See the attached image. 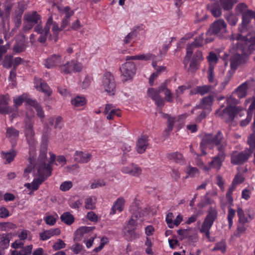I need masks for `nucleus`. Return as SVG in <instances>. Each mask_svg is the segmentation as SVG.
<instances>
[{
	"instance_id": "obj_51",
	"label": "nucleus",
	"mask_w": 255,
	"mask_h": 255,
	"mask_svg": "<svg viewBox=\"0 0 255 255\" xmlns=\"http://www.w3.org/2000/svg\"><path fill=\"white\" fill-rule=\"evenodd\" d=\"M227 250V246L225 241H221L215 245L212 250V251H220L222 253H225Z\"/></svg>"
},
{
	"instance_id": "obj_48",
	"label": "nucleus",
	"mask_w": 255,
	"mask_h": 255,
	"mask_svg": "<svg viewBox=\"0 0 255 255\" xmlns=\"http://www.w3.org/2000/svg\"><path fill=\"white\" fill-rule=\"evenodd\" d=\"M221 4L224 10H230L233 8L234 4L237 2L236 0H220Z\"/></svg>"
},
{
	"instance_id": "obj_33",
	"label": "nucleus",
	"mask_w": 255,
	"mask_h": 255,
	"mask_svg": "<svg viewBox=\"0 0 255 255\" xmlns=\"http://www.w3.org/2000/svg\"><path fill=\"white\" fill-rule=\"evenodd\" d=\"M50 19H51V22H50V25H49V33L50 34V29L52 26V31L53 32V34L55 37V41H57L58 39L59 32L62 29L61 28L59 27L58 24L56 22H54L53 20V18L52 16H50L48 18L47 21H49Z\"/></svg>"
},
{
	"instance_id": "obj_32",
	"label": "nucleus",
	"mask_w": 255,
	"mask_h": 255,
	"mask_svg": "<svg viewBox=\"0 0 255 255\" xmlns=\"http://www.w3.org/2000/svg\"><path fill=\"white\" fill-rule=\"evenodd\" d=\"M17 154L15 150L7 151H1V157L3 159L5 160V164L10 163L12 162Z\"/></svg>"
},
{
	"instance_id": "obj_28",
	"label": "nucleus",
	"mask_w": 255,
	"mask_h": 255,
	"mask_svg": "<svg viewBox=\"0 0 255 255\" xmlns=\"http://www.w3.org/2000/svg\"><path fill=\"white\" fill-rule=\"evenodd\" d=\"M125 200L124 198H119L114 203L110 211L111 215L115 214L118 211L119 213L122 212L124 209Z\"/></svg>"
},
{
	"instance_id": "obj_56",
	"label": "nucleus",
	"mask_w": 255,
	"mask_h": 255,
	"mask_svg": "<svg viewBox=\"0 0 255 255\" xmlns=\"http://www.w3.org/2000/svg\"><path fill=\"white\" fill-rule=\"evenodd\" d=\"M211 12L214 17H219L222 13L221 8L218 4L215 3L212 6Z\"/></svg>"
},
{
	"instance_id": "obj_27",
	"label": "nucleus",
	"mask_w": 255,
	"mask_h": 255,
	"mask_svg": "<svg viewBox=\"0 0 255 255\" xmlns=\"http://www.w3.org/2000/svg\"><path fill=\"white\" fill-rule=\"evenodd\" d=\"M74 161L78 163H87L91 158L92 155L89 153H85L82 151H76L74 154Z\"/></svg>"
},
{
	"instance_id": "obj_41",
	"label": "nucleus",
	"mask_w": 255,
	"mask_h": 255,
	"mask_svg": "<svg viewBox=\"0 0 255 255\" xmlns=\"http://www.w3.org/2000/svg\"><path fill=\"white\" fill-rule=\"evenodd\" d=\"M25 9V5L22 2L18 3L17 9L15 10L14 14L16 18L17 23L19 24L21 23V16Z\"/></svg>"
},
{
	"instance_id": "obj_25",
	"label": "nucleus",
	"mask_w": 255,
	"mask_h": 255,
	"mask_svg": "<svg viewBox=\"0 0 255 255\" xmlns=\"http://www.w3.org/2000/svg\"><path fill=\"white\" fill-rule=\"evenodd\" d=\"M137 226H131L128 223L127 226L126 227V232L125 236L127 240L129 241H132L139 238V234L135 232Z\"/></svg>"
},
{
	"instance_id": "obj_1",
	"label": "nucleus",
	"mask_w": 255,
	"mask_h": 255,
	"mask_svg": "<svg viewBox=\"0 0 255 255\" xmlns=\"http://www.w3.org/2000/svg\"><path fill=\"white\" fill-rule=\"evenodd\" d=\"M223 135L221 131H218L216 135L213 136L211 134H206L202 138L200 142V148L202 152L201 155H206V152L205 148L207 145L217 146V149L218 151V154H223L224 157H226L225 150L226 145L222 143Z\"/></svg>"
},
{
	"instance_id": "obj_34",
	"label": "nucleus",
	"mask_w": 255,
	"mask_h": 255,
	"mask_svg": "<svg viewBox=\"0 0 255 255\" xmlns=\"http://www.w3.org/2000/svg\"><path fill=\"white\" fill-rule=\"evenodd\" d=\"M33 246L28 245L21 248L19 251L13 250L11 252V255H31Z\"/></svg>"
},
{
	"instance_id": "obj_52",
	"label": "nucleus",
	"mask_w": 255,
	"mask_h": 255,
	"mask_svg": "<svg viewBox=\"0 0 255 255\" xmlns=\"http://www.w3.org/2000/svg\"><path fill=\"white\" fill-rule=\"evenodd\" d=\"M96 198L95 197H90L87 198L85 202V207L87 209L92 210L95 208Z\"/></svg>"
},
{
	"instance_id": "obj_26",
	"label": "nucleus",
	"mask_w": 255,
	"mask_h": 255,
	"mask_svg": "<svg viewBox=\"0 0 255 255\" xmlns=\"http://www.w3.org/2000/svg\"><path fill=\"white\" fill-rule=\"evenodd\" d=\"M166 157L169 160L180 165H184L186 162L185 159L183 154L177 151L167 153Z\"/></svg>"
},
{
	"instance_id": "obj_63",
	"label": "nucleus",
	"mask_w": 255,
	"mask_h": 255,
	"mask_svg": "<svg viewBox=\"0 0 255 255\" xmlns=\"http://www.w3.org/2000/svg\"><path fill=\"white\" fill-rule=\"evenodd\" d=\"M198 62L195 61V59H192L189 67L188 69V71L191 73H194L198 69Z\"/></svg>"
},
{
	"instance_id": "obj_10",
	"label": "nucleus",
	"mask_w": 255,
	"mask_h": 255,
	"mask_svg": "<svg viewBox=\"0 0 255 255\" xmlns=\"http://www.w3.org/2000/svg\"><path fill=\"white\" fill-rule=\"evenodd\" d=\"M102 87L109 95H115L116 84L114 76L110 72L104 74L102 81Z\"/></svg>"
},
{
	"instance_id": "obj_54",
	"label": "nucleus",
	"mask_w": 255,
	"mask_h": 255,
	"mask_svg": "<svg viewBox=\"0 0 255 255\" xmlns=\"http://www.w3.org/2000/svg\"><path fill=\"white\" fill-rule=\"evenodd\" d=\"M250 10L248 9V6L244 3L238 4L235 7V11L237 13L242 14V15Z\"/></svg>"
},
{
	"instance_id": "obj_40",
	"label": "nucleus",
	"mask_w": 255,
	"mask_h": 255,
	"mask_svg": "<svg viewBox=\"0 0 255 255\" xmlns=\"http://www.w3.org/2000/svg\"><path fill=\"white\" fill-rule=\"evenodd\" d=\"M61 220L67 225H71L74 221V216L69 212H65L60 217Z\"/></svg>"
},
{
	"instance_id": "obj_37",
	"label": "nucleus",
	"mask_w": 255,
	"mask_h": 255,
	"mask_svg": "<svg viewBox=\"0 0 255 255\" xmlns=\"http://www.w3.org/2000/svg\"><path fill=\"white\" fill-rule=\"evenodd\" d=\"M24 132L27 142L30 146H34L35 142V132L33 128H25Z\"/></svg>"
},
{
	"instance_id": "obj_12",
	"label": "nucleus",
	"mask_w": 255,
	"mask_h": 255,
	"mask_svg": "<svg viewBox=\"0 0 255 255\" xmlns=\"http://www.w3.org/2000/svg\"><path fill=\"white\" fill-rule=\"evenodd\" d=\"M136 66L134 62L127 61L120 68L123 81H128L132 79L136 73Z\"/></svg>"
},
{
	"instance_id": "obj_20",
	"label": "nucleus",
	"mask_w": 255,
	"mask_h": 255,
	"mask_svg": "<svg viewBox=\"0 0 255 255\" xmlns=\"http://www.w3.org/2000/svg\"><path fill=\"white\" fill-rule=\"evenodd\" d=\"M253 18L255 19V12L252 10L246 11L242 15V21L239 26V29L241 33L246 29L247 25Z\"/></svg>"
},
{
	"instance_id": "obj_21",
	"label": "nucleus",
	"mask_w": 255,
	"mask_h": 255,
	"mask_svg": "<svg viewBox=\"0 0 255 255\" xmlns=\"http://www.w3.org/2000/svg\"><path fill=\"white\" fill-rule=\"evenodd\" d=\"M121 171L125 174H128L133 176L138 177L141 172V168L137 164L131 163L127 166L122 167Z\"/></svg>"
},
{
	"instance_id": "obj_3",
	"label": "nucleus",
	"mask_w": 255,
	"mask_h": 255,
	"mask_svg": "<svg viewBox=\"0 0 255 255\" xmlns=\"http://www.w3.org/2000/svg\"><path fill=\"white\" fill-rule=\"evenodd\" d=\"M47 138L45 135L43 136L42 144L41 146L39 155L37 161L38 167H43L44 169L47 168L50 170V174L52 171V165L55 162L56 155L51 152H49L50 156V160L48 161L47 153Z\"/></svg>"
},
{
	"instance_id": "obj_39",
	"label": "nucleus",
	"mask_w": 255,
	"mask_h": 255,
	"mask_svg": "<svg viewBox=\"0 0 255 255\" xmlns=\"http://www.w3.org/2000/svg\"><path fill=\"white\" fill-rule=\"evenodd\" d=\"M59 71L63 74H67L72 72V61L63 62L59 67Z\"/></svg>"
},
{
	"instance_id": "obj_6",
	"label": "nucleus",
	"mask_w": 255,
	"mask_h": 255,
	"mask_svg": "<svg viewBox=\"0 0 255 255\" xmlns=\"http://www.w3.org/2000/svg\"><path fill=\"white\" fill-rule=\"evenodd\" d=\"M241 107L228 106L223 110L219 109L216 112L215 115L223 119L226 122L232 121L235 116L243 111Z\"/></svg>"
},
{
	"instance_id": "obj_35",
	"label": "nucleus",
	"mask_w": 255,
	"mask_h": 255,
	"mask_svg": "<svg viewBox=\"0 0 255 255\" xmlns=\"http://www.w3.org/2000/svg\"><path fill=\"white\" fill-rule=\"evenodd\" d=\"M27 104L33 107L37 112V115L41 119L44 118V111L42 107L37 103L35 100H27Z\"/></svg>"
},
{
	"instance_id": "obj_19",
	"label": "nucleus",
	"mask_w": 255,
	"mask_h": 255,
	"mask_svg": "<svg viewBox=\"0 0 255 255\" xmlns=\"http://www.w3.org/2000/svg\"><path fill=\"white\" fill-rule=\"evenodd\" d=\"M163 117L167 120L168 128H172L173 126L181 125L187 116L185 114H183L177 117H171L169 115L164 114Z\"/></svg>"
},
{
	"instance_id": "obj_50",
	"label": "nucleus",
	"mask_w": 255,
	"mask_h": 255,
	"mask_svg": "<svg viewBox=\"0 0 255 255\" xmlns=\"http://www.w3.org/2000/svg\"><path fill=\"white\" fill-rule=\"evenodd\" d=\"M185 172L187 174V176L185 178H187L188 177H194L196 175L199 174V170L197 168L191 167L189 166L185 169Z\"/></svg>"
},
{
	"instance_id": "obj_58",
	"label": "nucleus",
	"mask_w": 255,
	"mask_h": 255,
	"mask_svg": "<svg viewBox=\"0 0 255 255\" xmlns=\"http://www.w3.org/2000/svg\"><path fill=\"white\" fill-rule=\"evenodd\" d=\"M12 56L6 55L5 56L2 62V65L4 67L10 68L12 65Z\"/></svg>"
},
{
	"instance_id": "obj_62",
	"label": "nucleus",
	"mask_w": 255,
	"mask_h": 255,
	"mask_svg": "<svg viewBox=\"0 0 255 255\" xmlns=\"http://www.w3.org/2000/svg\"><path fill=\"white\" fill-rule=\"evenodd\" d=\"M72 72H80L83 68L82 64L77 61L72 60Z\"/></svg>"
},
{
	"instance_id": "obj_46",
	"label": "nucleus",
	"mask_w": 255,
	"mask_h": 255,
	"mask_svg": "<svg viewBox=\"0 0 255 255\" xmlns=\"http://www.w3.org/2000/svg\"><path fill=\"white\" fill-rule=\"evenodd\" d=\"M244 223H239L236 231L234 233V236L236 238H240L242 235L245 233L247 227Z\"/></svg>"
},
{
	"instance_id": "obj_44",
	"label": "nucleus",
	"mask_w": 255,
	"mask_h": 255,
	"mask_svg": "<svg viewBox=\"0 0 255 255\" xmlns=\"http://www.w3.org/2000/svg\"><path fill=\"white\" fill-rule=\"evenodd\" d=\"M51 19H50L49 21H47L45 25L44 32L40 33V36L38 38V41L40 43H44L46 40L47 36L50 34L49 33V25L50 22H51Z\"/></svg>"
},
{
	"instance_id": "obj_2",
	"label": "nucleus",
	"mask_w": 255,
	"mask_h": 255,
	"mask_svg": "<svg viewBox=\"0 0 255 255\" xmlns=\"http://www.w3.org/2000/svg\"><path fill=\"white\" fill-rule=\"evenodd\" d=\"M242 36L239 34L237 37L233 38V44L231 52L232 55L231 57V67L233 69H236L242 61V55L244 53V42L242 41Z\"/></svg>"
},
{
	"instance_id": "obj_60",
	"label": "nucleus",
	"mask_w": 255,
	"mask_h": 255,
	"mask_svg": "<svg viewBox=\"0 0 255 255\" xmlns=\"http://www.w3.org/2000/svg\"><path fill=\"white\" fill-rule=\"evenodd\" d=\"M156 56L150 53L140 54V60L147 61L151 60L153 61L156 60Z\"/></svg>"
},
{
	"instance_id": "obj_5",
	"label": "nucleus",
	"mask_w": 255,
	"mask_h": 255,
	"mask_svg": "<svg viewBox=\"0 0 255 255\" xmlns=\"http://www.w3.org/2000/svg\"><path fill=\"white\" fill-rule=\"evenodd\" d=\"M218 216V212L215 208L210 207L208 210V214L203 221L200 232L201 233L205 234L207 238L210 242L213 241L210 239V230L212 228L214 222L217 219Z\"/></svg>"
},
{
	"instance_id": "obj_4",
	"label": "nucleus",
	"mask_w": 255,
	"mask_h": 255,
	"mask_svg": "<svg viewBox=\"0 0 255 255\" xmlns=\"http://www.w3.org/2000/svg\"><path fill=\"white\" fill-rule=\"evenodd\" d=\"M129 211L131 214L128 224L131 226H137V221L143 222L144 217L148 215L149 212L148 208H141L140 201L134 199L129 208Z\"/></svg>"
},
{
	"instance_id": "obj_42",
	"label": "nucleus",
	"mask_w": 255,
	"mask_h": 255,
	"mask_svg": "<svg viewBox=\"0 0 255 255\" xmlns=\"http://www.w3.org/2000/svg\"><path fill=\"white\" fill-rule=\"evenodd\" d=\"M62 122V118L61 117H57L56 118H50L48 120L47 125L48 127H54L56 128L60 127Z\"/></svg>"
},
{
	"instance_id": "obj_61",
	"label": "nucleus",
	"mask_w": 255,
	"mask_h": 255,
	"mask_svg": "<svg viewBox=\"0 0 255 255\" xmlns=\"http://www.w3.org/2000/svg\"><path fill=\"white\" fill-rule=\"evenodd\" d=\"M245 181V178L241 174H237L234 177L232 183L234 185L241 184Z\"/></svg>"
},
{
	"instance_id": "obj_47",
	"label": "nucleus",
	"mask_w": 255,
	"mask_h": 255,
	"mask_svg": "<svg viewBox=\"0 0 255 255\" xmlns=\"http://www.w3.org/2000/svg\"><path fill=\"white\" fill-rule=\"evenodd\" d=\"M225 18L229 24L232 26L236 25L238 21V18L237 15L231 12L227 13L225 15Z\"/></svg>"
},
{
	"instance_id": "obj_8",
	"label": "nucleus",
	"mask_w": 255,
	"mask_h": 255,
	"mask_svg": "<svg viewBox=\"0 0 255 255\" xmlns=\"http://www.w3.org/2000/svg\"><path fill=\"white\" fill-rule=\"evenodd\" d=\"M252 155V150L248 148L241 151H234L231 155V163L235 165H242L248 161Z\"/></svg>"
},
{
	"instance_id": "obj_17",
	"label": "nucleus",
	"mask_w": 255,
	"mask_h": 255,
	"mask_svg": "<svg viewBox=\"0 0 255 255\" xmlns=\"http://www.w3.org/2000/svg\"><path fill=\"white\" fill-rule=\"evenodd\" d=\"M225 157L223 155L222 153L217 154L212 158V161L209 163L208 166H204V170L206 171H208L211 168H215L219 170L222 166V163L224 161Z\"/></svg>"
},
{
	"instance_id": "obj_29",
	"label": "nucleus",
	"mask_w": 255,
	"mask_h": 255,
	"mask_svg": "<svg viewBox=\"0 0 255 255\" xmlns=\"http://www.w3.org/2000/svg\"><path fill=\"white\" fill-rule=\"evenodd\" d=\"M60 234V230L59 228L51 229L49 230L44 231L39 234V238L41 241H46L51 237L59 235Z\"/></svg>"
},
{
	"instance_id": "obj_14",
	"label": "nucleus",
	"mask_w": 255,
	"mask_h": 255,
	"mask_svg": "<svg viewBox=\"0 0 255 255\" xmlns=\"http://www.w3.org/2000/svg\"><path fill=\"white\" fill-rule=\"evenodd\" d=\"M204 43V34H201L198 37H196L194 41L190 44H188L186 48V55L185 57L183 63L185 67H187V64L191 58L194 47H199L203 46Z\"/></svg>"
},
{
	"instance_id": "obj_49",
	"label": "nucleus",
	"mask_w": 255,
	"mask_h": 255,
	"mask_svg": "<svg viewBox=\"0 0 255 255\" xmlns=\"http://www.w3.org/2000/svg\"><path fill=\"white\" fill-rule=\"evenodd\" d=\"M237 212L239 218V223L246 224L249 222L248 217L246 216L243 210L241 208L238 207Z\"/></svg>"
},
{
	"instance_id": "obj_45",
	"label": "nucleus",
	"mask_w": 255,
	"mask_h": 255,
	"mask_svg": "<svg viewBox=\"0 0 255 255\" xmlns=\"http://www.w3.org/2000/svg\"><path fill=\"white\" fill-rule=\"evenodd\" d=\"M30 100L28 98L27 95L26 94H23L20 96L14 97L13 98V102L15 107H18L22 105V104L26 101L27 103V100Z\"/></svg>"
},
{
	"instance_id": "obj_13",
	"label": "nucleus",
	"mask_w": 255,
	"mask_h": 255,
	"mask_svg": "<svg viewBox=\"0 0 255 255\" xmlns=\"http://www.w3.org/2000/svg\"><path fill=\"white\" fill-rule=\"evenodd\" d=\"M214 100V96L213 95H209L204 97L201 101L200 103L195 108L197 109H204L207 110V113L206 112H203L200 114L196 120L197 121L200 122L206 117L207 114H209L211 111V106Z\"/></svg>"
},
{
	"instance_id": "obj_64",
	"label": "nucleus",
	"mask_w": 255,
	"mask_h": 255,
	"mask_svg": "<svg viewBox=\"0 0 255 255\" xmlns=\"http://www.w3.org/2000/svg\"><path fill=\"white\" fill-rule=\"evenodd\" d=\"M72 185L71 181H64L60 185V189L62 191H67L72 187Z\"/></svg>"
},
{
	"instance_id": "obj_11",
	"label": "nucleus",
	"mask_w": 255,
	"mask_h": 255,
	"mask_svg": "<svg viewBox=\"0 0 255 255\" xmlns=\"http://www.w3.org/2000/svg\"><path fill=\"white\" fill-rule=\"evenodd\" d=\"M41 16L36 11L28 12L24 16L23 31L31 29L35 24L41 22Z\"/></svg>"
},
{
	"instance_id": "obj_36",
	"label": "nucleus",
	"mask_w": 255,
	"mask_h": 255,
	"mask_svg": "<svg viewBox=\"0 0 255 255\" xmlns=\"http://www.w3.org/2000/svg\"><path fill=\"white\" fill-rule=\"evenodd\" d=\"M248 89V84L247 82H244L240 85L235 91V93L237 97L242 99L246 97L247 95V91Z\"/></svg>"
},
{
	"instance_id": "obj_57",
	"label": "nucleus",
	"mask_w": 255,
	"mask_h": 255,
	"mask_svg": "<svg viewBox=\"0 0 255 255\" xmlns=\"http://www.w3.org/2000/svg\"><path fill=\"white\" fill-rule=\"evenodd\" d=\"M248 143L250 146L249 149H251L253 152L255 149V131L248 137Z\"/></svg>"
},
{
	"instance_id": "obj_31",
	"label": "nucleus",
	"mask_w": 255,
	"mask_h": 255,
	"mask_svg": "<svg viewBox=\"0 0 255 255\" xmlns=\"http://www.w3.org/2000/svg\"><path fill=\"white\" fill-rule=\"evenodd\" d=\"M9 101V97L7 95H1L0 96V113H7L9 112V107H8Z\"/></svg>"
},
{
	"instance_id": "obj_43",
	"label": "nucleus",
	"mask_w": 255,
	"mask_h": 255,
	"mask_svg": "<svg viewBox=\"0 0 255 255\" xmlns=\"http://www.w3.org/2000/svg\"><path fill=\"white\" fill-rule=\"evenodd\" d=\"M211 86L209 85L198 86L194 89L192 93L200 94L201 95H203L208 93L211 90Z\"/></svg>"
},
{
	"instance_id": "obj_18",
	"label": "nucleus",
	"mask_w": 255,
	"mask_h": 255,
	"mask_svg": "<svg viewBox=\"0 0 255 255\" xmlns=\"http://www.w3.org/2000/svg\"><path fill=\"white\" fill-rule=\"evenodd\" d=\"M34 87L38 91L44 93L47 96H49L52 94V90L47 85V84L42 79L35 78L34 81Z\"/></svg>"
},
{
	"instance_id": "obj_38",
	"label": "nucleus",
	"mask_w": 255,
	"mask_h": 255,
	"mask_svg": "<svg viewBox=\"0 0 255 255\" xmlns=\"http://www.w3.org/2000/svg\"><path fill=\"white\" fill-rule=\"evenodd\" d=\"M58 10L61 15H64L63 18H70V17L74 14V11L69 6H65L64 7L60 6H57Z\"/></svg>"
},
{
	"instance_id": "obj_23",
	"label": "nucleus",
	"mask_w": 255,
	"mask_h": 255,
	"mask_svg": "<svg viewBox=\"0 0 255 255\" xmlns=\"http://www.w3.org/2000/svg\"><path fill=\"white\" fill-rule=\"evenodd\" d=\"M158 90L153 88H149L147 91L148 96L155 102V104L157 106H162L164 104V101L160 96Z\"/></svg>"
},
{
	"instance_id": "obj_30",
	"label": "nucleus",
	"mask_w": 255,
	"mask_h": 255,
	"mask_svg": "<svg viewBox=\"0 0 255 255\" xmlns=\"http://www.w3.org/2000/svg\"><path fill=\"white\" fill-rule=\"evenodd\" d=\"M71 103L74 107H81L86 105L87 100L83 96L76 95L72 97Z\"/></svg>"
},
{
	"instance_id": "obj_15",
	"label": "nucleus",
	"mask_w": 255,
	"mask_h": 255,
	"mask_svg": "<svg viewBox=\"0 0 255 255\" xmlns=\"http://www.w3.org/2000/svg\"><path fill=\"white\" fill-rule=\"evenodd\" d=\"M227 31V24L222 19L214 21L207 32V35H217L224 33Z\"/></svg>"
},
{
	"instance_id": "obj_22",
	"label": "nucleus",
	"mask_w": 255,
	"mask_h": 255,
	"mask_svg": "<svg viewBox=\"0 0 255 255\" xmlns=\"http://www.w3.org/2000/svg\"><path fill=\"white\" fill-rule=\"evenodd\" d=\"M149 145L148 136L142 134L138 138L136 142V150L139 154L144 153Z\"/></svg>"
},
{
	"instance_id": "obj_16",
	"label": "nucleus",
	"mask_w": 255,
	"mask_h": 255,
	"mask_svg": "<svg viewBox=\"0 0 255 255\" xmlns=\"http://www.w3.org/2000/svg\"><path fill=\"white\" fill-rule=\"evenodd\" d=\"M64 58L58 54H53L43 60L44 66L48 69L58 67L63 64Z\"/></svg>"
},
{
	"instance_id": "obj_53",
	"label": "nucleus",
	"mask_w": 255,
	"mask_h": 255,
	"mask_svg": "<svg viewBox=\"0 0 255 255\" xmlns=\"http://www.w3.org/2000/svg\"><path fill=\"white\" fill-rule=\"evenodd\" d=\"M207 59L209 63V67H212L214 68V66L218 61L217 55L215 53L210 52L207 57Z\"/></svg>"
},
{
	"instance_id": "obj_24",
	"label": "nucleus",
	"mask_w": 255,
	"mask_h": 255,
	"mask_svg": "<svg viewBox=\"0 0 255 255\" xmlns=\"http://www.w3.org/2000/svg\"><path fill=\"white\" fill-rule=\"evenodd\" d=\"M104 113L107 115V119L109 120L114 119L115 117H119L121 115L120 110L114 108L112 104L106 105Z\"/></svg>"
},
{
	"instance_id": "obj_7",
	"label": "nucleus",
	"mask_w": 255,
	"mask_h": 255,
	"mask_svg": "<svg viewBox=\"0 0 255 255\" xmlns=\"http://www.w3.org/2000/svg\"><path fill=\"white\" fill-rule=\"evenodd\" d=\"M236 186L231 184L228 188L226 194V198L227 200L228 203L230 206L228 207V215L227 220L228 222L229 228L231 229L233 225V219L236 216V210L233 209L231 206L233 205V198L232 194L233 192L235 190Z\"/></svg>"
},
{
	"instance_id": "obj_55",
	"label": "nucleus",
	"mask_w": 255,
	"mask_h": 255,
	"mask_svg": "<svg viewBox=\"0 0 255 255\" xmlns=\"http://www.w3.org/2000/svg\"><path fill=\"white\" fill-rule=\"evenodd\" d=\"M11 5L10 4L5 3L3 5V9L2 10V13L3 14L0 17L3 20L4 18H7L9 16L10 12L11 9Z\"/></svg>"
},
{
	"instance_id": "obj_59",
	"label": "nucleus",
	"mask_w": 255,
	"mask_h": 255,
	"mask_svg": "<svg viewBox=\"0 0 255 255\" xmlns=\"http://www.w3.org/2000/svg\"><path fill=\"white\" fill-rule=\"evenodd\" d=\"M19 135V131L16 128H7L6 137L15 139Z\"/></svg>"
},
{
	"instance_id": "obj_9",
	"label": "nucleus",
	"mask_w": 255,
	"mask_h": 255,
	"mask_svg": "<svg viewBox=\"0 0 255 255\" xmlns=\"http://www.w3.org/2000/svg\"><path fill=\"white\" fill-rule=\"evenodd\" d=\"M37 171L38 177L35 178L31 184H27V187L30 189L35 191L38 190L40 185H41L47 178L49 177L50 174V170L48 169H44L43 167H38Z\"/></svg>"
}]
</instances>
